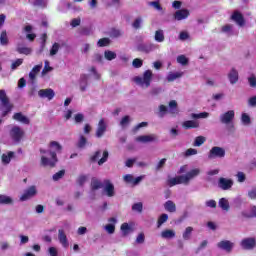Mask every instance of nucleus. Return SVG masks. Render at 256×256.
Instances as JSON below:
<instances>
[{
	"instance_id": "48",
	"label": "nucleus",
	"mask_w": 256,
	"mask_h": 256,
	"mask_svg": "<svg viewBox=\"0 0 256 256\" xmlns=\"http://www.w3.org/2000/svg\"><path fill=\"white\" fill-rule=\"evenodd\" d=\"M149 5H151V7L156 9V11H163V6H161V2H159V0L152 1L149 3Z\"/></svg>"
},
{
	"instance_id": "1",
	"label": "nucleus",
	"mask_w": 256,
	"mask_h": 256,
	"mask_svg": "<svg viewBox=\"0 0 256 256\" xmlns=\"http://www.w3.org/2000/svg\"><path fill=\"white\" fill-rule=\"evenodd\" d=\"M49 147L52 150H49V155L51 158H48L47 156H41V165L42 167H50L53 169L59 162V159L57 158V153H61L63 151V146L57 141H51L49 143Z\"/></svg>"
},
{
	"instance_id": "33",
	"label": "nucleus",
	"mask_w": 256,
	"mask_h": 256,
	"mask_svg": "<svg viewBox=\"0 0 256 256\" xmlns=\"http://www.w3.org/2000/svg\"><path fill=\"white\" fill-rule=\"evenodd\" d=\"M191 235H193V227L188 226L184 230V232L182 234V238L184 241H189L191 239Z\"/></svg>"
},
{
	"instance_id": "39",
	"label": "nucleus",
	"mask_w": 256,
	"mask_h": 256,
	"mask_svg": "<svg viewBox=\"0 0 256 256\" xmlns=\"http://www.w3.org/2000/svg\"><path fill=\"white\" fill-rule=\"evenodd\" d=\"M80 90L83 91H87V74H83L80 77Z\"/></svg>"
},
{
	"instance_id": "44",
	"label": "nucleus",
	"mask_w": 256,
	"mask_h": 256,
	"mask_svg": "<svg viewBox=\"0 0 256 256\" xmlns=\"http://www.w3.org/2000/svg\"><path fill=\"white\" fill-rule=\"evenodd\" d=\"M177 62L180 63V65H189V58H186L185 55H180L177 57Z\"/></svg>"
},
{
	"instance_id": "50",
	"label": "nucleus",
	"mask_w": 256,
	"mask_h": 256,
	"mask_svg": "<svg viewBox=\"0 0 256 256\" xmlns=\"http://www.w3.org/2000/svg\"><path fill=\"white\" fill-rule=\"evenodd\" d=\"M3 107H5V110L2 112V117H7L13 109V104L3 105Z\"/></svg>"
},
{
	"instance_id": "52",
	"label": "nucleus",
	"mask_w": 256,
	"mask_h": 256,
	"mask_svg": "<svg viewBox=\"0 0 256 256\" xmlns=\"http://www.w3.org/2000/svg\"><path fill=\"white\" fill-rule=\"evenodd\" d=\"M132 65L135 69H141L143 67V60L136 58L133 60Z\"/></svg>"
},
{
	"instance_id": "47",
	"label": "nucleus",
	"mask_w": 256,
	"mask_h": 256,
	"mask_svg": "<svg viewBox=\"0 0 256 256\" xmlns=\"http://www.w3.org/2000/svg\"><path fill=\"white\" fill-rule=\"evenodd\" d=\"M108 159H109V151L105 150L103 152L102 158L98 160V165H103L104 163H107Z\"/></svg>"
},
{
	"instance_id": "61",
	"label": "nucleus",
	"mask_w": 256,
	"mask_h": 256,
	"mask_svg": "<svg viewBox=\"0 0 256 256\" xmlns=\"http://www.w3.org/2000/svg\"><path fill=\"white\" fill-rule=\"evenodd\" d=\"M86 182H87V176L81 175L78 177L77 183L78 185H80V187H83Z\"/></svg>"
},
{
	"instance_id": "49",
	"label": "nucleus",
	"mask_w": 256,
	"mask_h": 256,
	"mask_svg": "<svg viewBox=\"0 0 256 256\" xmlns=\"http://www.w3.org/2000/svg\"><path fill=\"white\" fill-rule=\"evenodd\" d=\"M241 121L243 125H251V117L247 113H243L241 116Z\"/></svg>"
},
{
	"instance_id": "4",
	"label": "nucleus",
	"mask_w": 256,
	"mask_h": 256,
	"mask_svg": "<svg viewBox=\"0 0 256 256\" xmlns=\"http://www.w3.org/2000/svg\"><path fill=\"white\" fill-rule=\"evenodd\" d=\"M225 157V150L219 146H214L211 148L208 159H223Z\"/></svg>"
},
{
	"instance_id": "16",
	"label": "nucleus",
	"mask_w": 256,
	"mask_h": 256,
	"mask_svg": "<svg viewBox=\"0 0 256 256\" xmlns=\"http://www.w3.org/2000/svg\"><path fill=\"white\" fill-rule=\"evenodd\" d=\"M12 119H14V121H18L19 123H23V125H29V123H31V120L21 112L14 113Z\"/></svg>"
},
{
	"instance_id": "6",
	"label": "nucleus",
	"mask_w": 256,
	"mask_h": 256,
	"mask_svg": "<svg viewBox=\"0 0 256 256\" xmlns=\"http://www.w3.org/2000/svg\"><path fill=\"white\" fill-rule=\"evenodd\" d=\"M233 119H235V110H229L220 115V122L223 125H231V123H233Z\"/></svg>"
},
{
	"instance_id": "42",
	"label": "nucleus",
	"mask_w": 256,
	"mask_h": 256,
	"mask_svg": "<svg viewBox=\"0 0 256 256\" xmlns=\"http://www.w3.org/2000/svg\"><path fill=\"white\" fill-rule=\"evenodd\" d=\"M85 145H87V138L81 135L77 142L76 147H78V149H85Z\"/></svg>"
},
{
	"instance_id": "62",
	"label": "nucleus",
	"mask_w": 256,
	"mask_h": 256,
	"mask_svg": "<svg viewBox=\"0 0 256 256\" xmlns=\"http://www.w3.org/2000/svg\"><path fill=\"white\" fill-rule=\"evenodd\" d=\"M248 197H249V199H252V200L256 199V187H254L250 191H248Z\"/></svg>"
},
{
	"instance_id": "5",
	"label": "nucleus",
	"mask_w": 256,
	"mask_h": 256,
	"mask_svg": "<svg viewBox=\"0 0 256 256\" xmlns=\"http://www.w3.org/2000/svg\"><path fill=\"white\" fill-rule=\"evenodd\" d=\"M37 195V187L32 185L24 190V193L20 197V201H29V199H33Z\"/></svg>"
},
{
	"instance_id": "40",
	"label": "nucleus",
	"mask_w": 256,
	"mask_h": 256,
	"mask_svg": "<svg viewBox=\"0 0 256 256\" xmlns=\"http://www.w3.org/2000/svg\"><path fill=\"white\" fill-rule=\"evenodd\" d=\"M206 141H207V138H205V136H197L194 140L193 146L201 147V145H203Z\"/></svg>"
},
{
	"instance_id": "19",
	"label": "nucleus",
	"mask_w": 256,
	"mask_h": 256,
	"mask_svg": "<svg viewBox=\"0 0 256 256\" xmlns=\"http://www.w3.org/2000/svg\"><path fill=\"white\" fill-rule=\"evenodd\" d=\"M90 189H91V191H99V189H103V182H101V180L93 177L91 179Z\"/></svg>"
},
{
	"instance_id": "54",
	"label": "nucleus",
	"mask_w": 256,
	"mask_h": 256,
	"mask_svg": "<svg viewBox=\"0 0 256 256\" xmlns=\"http://www.w3.org/2000/svg\"><path fill=\"white\" fill-rule=\"evenodd\" d=\"M59 43L55 42L53 45H52V48L50 49V55H57V53H59Z\"/></svg>"
},
{
	"instance_id": "3",
	"label": "nucleus",
	"mask_w": 256,
	"mask_h": 256,
	"mask_svg": "<svg viewBox=\"0 0 256 256\" xmlns=\"http://www.w3.org/2000/svg\"><path fill=\"white\" fill-rule=\"evenodd\" d=\"M24 135L25 131L19 126H14L10 130V137L15 143H21V139H23Z\"/></svg>"
},
{
	"instance_id": "37",
	"label": "nucleus",
	"mask_w": 256,
	"mask_h": 256,
	"mask_svg": "<svg viewBox=\"0 0 256 256\" xmlns=\"http://www.w3.org/2000/svg\"><path fill=\"white\" fill-rule=\"evenodd\" d=\"M0 101L2 105H9V97H7V92L5 90H0Z\"/></svg>"
},
{
	"instance_id": "55",
	"label": "nucleus",
	"mask_w": 256,
	"mask_h": 256,
	"mask_svg": "<svg viewBox=\"0 0 256 256\" xmlns=\"http://www.w3.org/2000/svg\"><path fill=\"white\" fill-rule=\"evenodd\" d=\"M21 65H23V59L18 58L15 62L11 64L12 71H15V69H17V67H21Z\"/></svg>"
},
{
	"instance_id": "64",
	"label": "nucleus",
	"mask_w": 256,
	"mask_h": 256,
	"mask_svg": "<svg viewBox=\"0 0 256 256\" xmlns=\"http://www.w3.org/2000/svg\"><path fill=\"white\" fill-rule=\"evenodd\" d=\"M248 82H249L250 87L256 88V77L255 76L249 77Z\"/></svg>"
},
{
	"instance_id": "21",
	"label": "nucleus",
	"mask_w": 256,
	"mask_h": 256,
	"mask_svg": "<svg viewBox=\"0 0 256 256\" xmlns=\"http://www.w3.org/2000/svg\"><path fill=\"white\" fill-rule=\"evenodd\" d=\"M228 79L231 83V85H235L237 81H239V72L235 68H232L231 71L228 74Z\"/></svg>"
},
{
	"instance_id": "18",
	"label": "nucleus",
	"mask_w": 256,
	"mask_h": 256,
	"mask_svg": "<svg viewBox=\"0 0 256 256\" xmlns=\"http://www.w3.org/2000/svg\"><path fill=\"white\" fill-rule=\"evenodd\" d=\"M190 13L187 9H180L174 13V19L176 21H183V19H187L189 17Z\"/></svg>"
},
{
	"instance_id": "11",
	"label": "nucleus",
	"mask_w": 256,
	"mask_h": 256,
	"mask_svg": "<svg viewBox=\"0 0 256 256\" xmlns=\"http://www.w3.org/2000/svg\"><path fill=\"white\" fill-rule=\"evenodd\" d=\"M218 187L223 191H229L233 187V180L221 177L218 181Z\"/></svg>"
},
{
	"instance_id": "14",
	"label": "nucleus",
	"mask_w": 256,
	"mask_h": 256,
	"mask_svg": "<svg viewBox=\"0 0 256 256\" xmlns=\"http://www.w3.org/2000/svg\"><path fill=\"white\" fill-rule=\"evenodd\" d=\"M39 97L46 98L48 101H51L55 97V91L53 89H41L38 92Z\"/></svg>"
},
{
	"instance_id": "57",
	"label": "nucleus",
	"mask_w": 256,
	"mask_h": 256,
	"mask_svg": "<svg viewBox=\"0 0 256 256\" xmlns=\"http://www.w3.org/2000/svg\"><path fill=\"white\" fill-rule=\"evenodd\" d=\"M136 243H138V245H142V243H145V233L141 232L138 234V236L136 237Z\"/></svg>"
},
{
	"instance_id": "30",
	"label": "nucleus",
	"mask_w": 256,
	"mask_h": 256,
	"mask_svg": "<svg viewBox=\"0 0 256 256\" xmlns=\"http://www.w3.org/2000/svg\"><path fill=\"white\" fill-rule=\"evenodd\" d=\"M0 44L3 47H7L9 45V36H7V30H3L0 34Z\"/></svg>"
},
{
	"instance_id": "13",
	"label": "nucleus",
	"mask_w": 256,
	"mask_h": 256,
	"mask_svg": "<svg viewBox=\"0 0 256 256\" xmlns=\"http://www.w3.org/2000/svg\"><path fill=\"white\" fill-rule=\"evenodd\" d=\"M136 141H138V143H153V142L157 141V135L150 134V135L138 136L136 138Z\"/></svg>"
},
{
	"instance_id": "45",
	"label": "nucleus",
	"mask_w": 256,
	"mask_h": 256,
	"mask_svg": "<svg viewBox=\"0 0 256 256\" xmlns=\"http://www.w3.org/2000/svg\"><path fill=\"white\" fill-rule=\"evenodd\" d=\"M111 43V40L109 38H102L99 39L97 42L98 47H107Z\"/></svg>"
},
{
	"instance_id": "27",
	"label": "nucleus",
	"mask_w": 256,
	"mask_h": 256,
	"mask_svg": "<svg viewBox=\"0 0 256 256\" xmlns=\"http://www.w3.org/2000/svg\"><path fill=\"white\" fill-rule=\"evenodd\" d=\"M160 237L162 239H174L175 237V230L165 229L161 232Z\"/></svg>"
},
{
	"instance_id": "46",
	"label": "nucleus",
	"mask_w": 256,
	"mask_h": 256,
	"mask_svg": "<svg viewBox=\"0 0 256 256\" xmlns=\"http://www.w3.org/2000/svg\"><path fill=\"white\" fill-rule=\"evenodd\" d=\"M141 23H143V18L138 17L134 20V22L132 23V27L133 29H141Z\"/></svg>"
},
{
	"instance_id": "35",
	"label": "nucleus",
	"mask_w": 256,
	"mask_h": 256,
	"mask_svg": "<svg viewBox=\"0 0 256 256\" xmlns=\"http://www.w3.org/2000/svg\"><path fill=\"white\" fill-rule=\"evenodd\" d=\"M154 39L157 43H163V41H165V33L163 30H156Z\"/></svg>"
},
{
	"instance_id": "63",
	"label": "nucleus",
	"mask_w": 256,
	"mask_h": 256,
	"mask_svg": "<svg viewBox=\"0 0 256 256\" xmlns=\"http://www.w3.org/2000/svg\"><path fill=\"white\" fill-rule=\"evenodd\" d=\"M110 36L115 38L121 37V31L117 29H112L110 32Z\"/></svg>"
},
{
	"instance_id": "8",
	"label": "nucleus",
	"mask_w": 256,
	"mask_h": 256,
	"mask_svg": "<svg viewBox=\"0 0 256 256\" xmlns=\"http://www.w3.org/2000/svg\"><path fill=\"white\" fill-rule=\"evenodd\" d=\"M168 185L169 187H175V185H187V178H185V175L170 178L168 179Z\"/></svg>"
},
{
	"instance_id": "59",
	"label": "nucleus",
	"mask_w": 256,
	"mask_h": 256,
	"mask_svg": "<svg viewBox=\"0 0 256 256\" xmlns=\"http://www.w3.org/2000/svg\"><path fill=\"white\" fill-rule=\"evenodd\" d=\"M85 116L82 113H78L74 116L75 123H83Z\"/></svg>"
},
{
	"instance_id": "10",
	"label": "nucleus",
	"mask_w": 256,
	"mask_h": 256,
	"mask_svg": "<svg viewBox=\"0 0 256 256\" xmlns=\"http://www.w3.org/2000/svg\"><path fill=\"white\" fill-rule=\"evenodd\" d=\"M104 192L107 197H115V185L109 179L104 180Z\"/></svg>"
},
{
	"instance_id": "20",
	"label": "nucleus",
	"mask_w": 256,
	"mask_h": 256,
	"mask_svg": "<svg viewBox=\"0 0 256 256\" xmlns=\"http://www.w3.org/2000/svg\"><path fill=\"white\" fill-rule=\"evenodd\" d=\"M199 173H201V170H199V168H195L190 170L186 175H184V178L187 179V185H189V181H191V179H195V177H197Z\"/></svg>"
},
{
	"instance_id": "32",
	"label": "nucleus",
	"mask_w": 256,
	"mask_h": 256,
	"mask_svg": "<svg viewBox=\"0 0 256 256\" xmlns=\"http://www.w3.org/2000/svg\"><path fill=\"white\" fill-rule=\"evenodd\" d=\"M0 205H13V198L0 194Z\"/></svg>"
},
{
	"instance_id": "9",
	"label": "nucleus",
	"mask_w": 256,
	"mask_h": 256,
	"mask_svg": "<svg viewBox=\"0 0 256 256\" xmlns=\"http://www.w3.org/2000/svg\"><path fill=\"white\" fill-rule=\"evenodd\" d=\"M107 131V123L105 122L104 118H101L98 122V127L96 129V137L98 139H101V137H103V135H105Z\"/></svg>"
},
{
	"instance_id": "53",
	"label": "nucleus",
	"mask_w": 256,
	"mask_h": 256,
	"mask_svg": "<svg viewBox=\"0 0 256 256\" xmlns=\"http://www.w3.org/2000/svg\"><path fill=\"white\" fill-rule=\"evenodd\" d=\"M49 71H53V67L49 66V62H48V60H46L44 62V68L42 70V75H47V73H49Z\"/></svg>"
},
{
	"instance_id": "17",
	"label": "nucleus",
	"mask_w": 256,
	"mask_h": 256,
	"mask_svg": "<svg viewBox=\"0 0 256 256\" xmlns=\"http://www.w3.org/2000/svg\"><path fill=\"white\" fill-rule=\"evenodd\" d=\"M232 21H235L239 25V27L245 26V17H243V14H241L239 11H235L231 15Z\"/></svg>"
},
{
	"instance_id": "43",
	"label": "nucleus",
	"mask_w": 256,
	"mask_h": 256,
	"mask_svg": "<svg viewBox=\"0 0 256 256\" xmlns=\"http://www.w3.org/2000/svg\"><path fill=\"white\" fill-rule=\"evenodd\" d=\"M209 117V112H202L199 114L192 113L191 118L192 119H207Z\"/></svg>"
},
{
	"instance_id": "12",
	"label": "nucleus",
	"mask_w": 256,
	"mask_h": 256,
	"mask_svg": "<svg viewBox=\"0 0 256 256\" xmlns=\"http://www.w3.org/2000/svg\"><path fill=\"white\" fill-rule=\"evenodd\" d=\"M218 249H222L223 251H227V253H231L233 251V242L229 240H222L217 243Z\"/></svg>"
},
{
	"instance_id": "36",
	"label": "nucleus",
	"mask_w": 256,
	"mask_h": 256,
	"mask_svg": "<svg viewBox=\"0 0 256 256\" xmlns=\"http://www.w3.org/2000/svg\"><path fill=\"white\" fill-rule=\"evenodd\" d=\"M218 205L223 211H229L230 206H229V200L226 198H221L218 202Z\"/></svg>"
},
{
	"instance_id": "60",
	"label": "nucleus",
	"mask_w": 256,
	"mask_h": 256,
	"mask_svg": "<svg viewBox=\"0 0 256 256\" xmlns=\"http://www.w3.org/2000/svg\"><path fill=\"white\" fill-rule=\"evenodd\" d=\"M33 5L34 7H46L47 3L45 2V0H33Z\"/></svg>"
},
{
	"instance_id": "24",
	"label": "nucleus",
	"mask_w": 256,
	"mask_h": 256,
	"mask_svg": "<svg viewBox=\"0 0 256 256\" xmlns=\"http://www.w3.org/2000/svg\"><path fill=\"white\" fill-rule=\"evenodd\" d=\"M164 209L168 213H175L177 211V205H175V202L168 200L164 203Z\"/></svg>"
},
{
	"instance_id": "26",
	"label": "nucleus",
	"mask_w": 256,
	"mask_h": 256,
	"mask_svg": "<svg viewBox=\"0 0 256 256\" xmlns=\"http://www.w3.org/2000/svg\"><path fill=\"white\" fill-rule=\"evenodd\" d=\"M137 51L140 53H151V51H153V44H139Z\"/></svg>"
},
{
	"instance_id": "23",
	"label": "nucleus",
	"mask_w": 256,
	"mask_h": 256,
	"mask_svg": "<svg viewBox=\"0 0 256 256\" xmlns=\"http://www.w3.org/2000/svg\"><path fill=\"white\" fill-rule=\"evenodd\" d=\"M109 223H113V224H107L105 226V230L107 231V233H109V235H113V233H115V223H117V218L112 217L108 219Z\"/></svg>"
},
{
	"instance_id": "51",
	"label": "nucleus",
	"mask_w": 256,
	"mask_h": 256,
	"mask_svg": "<svg viewBox=\"0 0 256 256\" xmlns=\"http://www.w3.org/2000/svg\"><path fill=\"white\" fill-rule=\"evenodd\" d=\"M65 177V170H60L53 175V181H59V179H63Z\"/></svg>"
},
{
	"instance_id": "56",
	"label": "nucleus",
	"mask_w": 256,
	"mask_h": 256,
	"mask_svg": "<svg viewBox=\"0 0 256 256\" xmlns=\"http://www.w3.org/2000/svg\"><path fill=\"white\" fill-rule=\"evenodd\" d=\"M132 211H138V213H142L143 212V203L138 202V203L133 204Z\"/></svg>"
},
{
	"instance_id": "22",
	"label": "nucleus",
	"mask_w": 256,
	"mask_h": 256,
	"mask_svg": "<svg viewBox=\"0 0 256 256\" xmlns=\"http://www.w3.org/2000/svg\"><path fill=\"white\" fill-rule=\"evenodd\" d=\"M120 229L122 231L123 237H127V235H130V233H133V231H135V229L127 222L123 223Z\"/></svg>"
},
{
	"instance_id": "25",
	"label": "nucleus",
	"mask_w": 256,
	"mask_h": 256,
	"mask_svg": "<svg viewBox=\"0 0 256 256\" xmlns=\"http://www.w3.org/2000/svg\"><path fill=\"white\" fill-rule=\"evenodd\" d=\"M41 69H43L42 63L38 64L32 68V70L29 73V77H30L31 81H35V79L37 77V73H39L41 71Z\"/></svg>"
},
{
	"instance_id": "28",
	"label": "nucleus",
	"mask_w": 256,
	"mask_h": 256,
	"mask_svg": "<svg viewBox=\"0 0 256 256\" xmlns=\"http://www.w3.org/2000/svg\"><path fill=\"white\" fill-rule=\"evenodd\" d=\"M16 51L17 53H19V55H31V53H33V49L29 47L21 46L19 44L16 48Z\"/></svg>"
},
{
	"instance_id": "7",
	"label": "nucleus",
	"mask_w": 256,
	"mask_h": 256,
	"mask_svg": "<svg viewBox=\"0 0 256 256\" xmlns=\"http://www.w3.org/2000/svg\"><path fill=\"white\" fill-rule=\"evenodd\" d=\"M240 245L242 249L245 251H251V249H255L256 247V239L253 237L250 238H244L241 242Z\"/></svg>"
},
{
	"instance_id": "31",
	"label": "nucleus",
	"mask_w": 256,
	"mask_h": 256,
	"mask_svg": "<svg viewBox=\"0 0 256 256\" xmlns=\"http://www.w3.org/2000/svg\"><path fill=\"white\" fill-rule=\"evenodd\" d=\"M14 157H15V152L13 151L8 152V154H3L2 163H4V165H9V163H11V159H13Z\"/></svg>"
},
{
	"instance_id": "15",
	"label": "nucleus",
	"mask_w": 256,
	"mask_h": 256,
	"mask_svg": "<svg viewBox=\"0 0 256 256\" xmlns=\"http://www.w3.org/2000/svg\"><path fill=\"white\" fill-rule=\"evenodd\" d=\"M58 240H59V243L62 245V247H64L65 249L69 247V240L67 239V234H65V230L63 229L58 230Z\"/></svg>"
},
{
	"instance_id": "34",
	"label": "nucleus",
	"mask_w": 256,
	"mask_h": 256,
	"mask_svg": "<svg viewBox=\"0 0 256 256\" xmlns=\"http://www.w3.org/2000/svg\"><path fill=\"white\" fill-rule=\"evenodd\" d=\"M167 221H169V215L167 214H161L159 217H158V220H157V229H161V226L164 224V223H167Z\"/></svg>"
},
{
	"instance_id": "38",
	"label": "nucleus",
	"mask_w": 256,
	"mask_h": 256,
	"mask_svg": "<svg viewBox=\"0 0 256 256\" xmlns=\"http://www.w3.org/2000/svg\"><path fill=\"white\" fill-rule=\"evenodd\" d=\"M169 109V113H171L172 115L179 113V110L177 109V101L171 100L169 102Z\"/></svg>"
},
{
	"instance_id": "29",
	"label": "nucleus",
	"mask_w": 256,
	"mask_h": 256,
	"mask_svg": "<svg viewBox=\"0 0 256 256\" xmlns=\"http://www.w3.org/2000/svg\"><path fill=\"white\" fill-rule=\"evenodd\" d=\"M184 129H197L199 127V122L195 120H187L183 123Z\"/></svg>"
},
{
	"instance_id": "2",
	"label": "nucleus",
	"mask_w": 256,
	"mask_h": 256,
	"mask_svg": "<svg viewBox=\"0 0 256 256\" xmlns=\"http://www.w3.org/2000/svg\"><path fill=\"white\" fill-rule=\"evenodd\" d=\"M135 83L137 85H140L141 87H150L151 86V81H153V71L151 70H146L143 73V77L136 76L134 78Z\"/></svg>"
},
{
	"instance_id": "58",
	"label": "nucleus",
	"mask_w": 256,
	"mask_h": 256,
	"mask_svg": "<svg viewBox=\"0 0 256 256\" xmlns=\"http://www.w3.org/2000/svg\"><path fill=\"white\" fill-rule=\"evenodd\" d=\"M181 76H182V74L179 73V72L171 73V74L168 75L167 79H168V81L171 82V81H175V79H179V77H181Z\"/></svg>"
},
{
	"instance_id": "41",
	"label": "nucleus",
	"mask_w": 256,
	"mask_h": 256,
	"mask_svg": "<svg viewBox=\"0 0 256 256\" xmlns=\"http://www.w3.org/2000/svg\"><path fill=\"white\" fill-rule=\"evenodd\" d=\"M104 57L105 59H107V61H113V59H117V53L110 50H106L104 52Z\"/></svg>"
}]
</instances>
